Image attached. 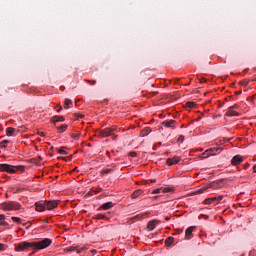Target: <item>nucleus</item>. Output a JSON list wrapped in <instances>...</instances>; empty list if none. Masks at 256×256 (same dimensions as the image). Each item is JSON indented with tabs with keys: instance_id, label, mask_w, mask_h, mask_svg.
I'll list each match as a JSON object with an SVG mask.
<instances>
[{
	"instance_id": "1",
	"label": "nucleus",
	"mask_w": 256,
	"mask_h": 256,
	"mask_svg": "<svg viewBox=\"0 0 256 256\" xmlns=\"http://www.w3.org/2000/svg\"><path fill=\"white\" fill-rule=\"evenodd\" d=\"M32 243H33V246H34V251L30 255H35V253H37V251L47 249V247H49L51 245V243H53V241L49 238H44L40 241H35V242H32Z\"/></svg>"
},
{
	"instance_id": "2",
	"label": "nucleus",
	"mask_w": 256,
	"mask_h": 256,
	"mask_svg": "<svg viewBox=\"0 0 256 256\" xmlns=\"http://www.w3.org/2000/svg\"><path fill=\"white\" fill-rule=\"evenodd\" d=\"M0 171L6 172V173H12V174L18 173V171H20V173H23V171H25V166H22V165L13 166L9 164H0Z\"/></svg>"
},
{
	"instance_id": "3",
	"label": "nucleus",
	"mask_w": 256,
	"mask_h": 256,
	"mask_svg": "<svg viewBox=\"0 0 256 256\" xmlns=\"http://www.w3.org/2000/svg\"><path fill=\"white\" fill-rule=\"evenodd\" d=\"M1 208L4 209V211H19V209H21V204L15 201L4 202L1 204Z\"/></svg>"
},
{
	"instance_id": "4",
	"label": "nucleus",
	"mask_w": 256,
	"mask_h": 256,
	"mask_svg": "<svg viewBox=\"0 0 256 256\" xmlns=\"http://www.w3.org/2000/svg\"><path fill=\"white\" fill-rule=\"evenodd\" d=\"M28 249L34 250L33 242L23 241V242L16 244L15 251H18V252L28 251Z\"/></svg>"
},
{
	"instance_id": "5",
	"label": "nucleus",
	"mask_w": 256,
	"mask_h": 256,
	"mask_svg": "<svg viewBox=\"0 0 256 256\" xmlns=\"http://www.w3.org/2000/svg\"><path fill=\"white\" fill-rule=\"evenodd\" d=\"M115 131H117V128H106V129H103V130H100L98 132V135L100 137H111L113 135H115Z\"/></svg>"
},
{
	"instance_id": "6",
	"label": "nucleus",
	"mask_w": 256,
	"mask_h": 256,
	"mask_svg": "<svg viewBox=\"0 0 256 256\" xmlns=\"http://www.w3.org/2000/svg\"><path fill=\"white\" fill-rule=\"evenodd\" d=\"M46 209H48V211H52V209H55V207H57L59 205V201H55V200H51V201H46Z\"/></svg>"
},
{
	"instance_id": "7",
	"label": "nucleus",
	"mask_w": 256,
	"mask_h": 256,
	"mask_svg": "<svg viewBox=\"0 0 256 256\" xmlns=\"http://www.w3.org/2000/svg\"><path fill=\"white\" fill-rule=\"evenodd\" d=\"M35 207L36 211L42 213V211H45L46 203L45 201H38L35 203Z\"/></svg>"
},
{
	"instance_id": "8",
	"label": "nucleus",
	"mask_w": 256,
	"mask_h": 256,
	"mask_svg": "<svg viewBox=\"0 0 256 256\" xmlns=\"http://www.w3.org/2000/svg\"><path fill=\"white\" fill-rule=\"evenodd\" d=\"M221 151H223V147H219V146L208 149V153H210V157L213 155H219Z\"/></svg>"
},
{
	"instance_id": "9",
	"label": "nucleus",
	"mask_w": 256,
	"mask_h": 256,
	"mask_svg": "<svg viewBox=\"0 0 256 256\" xmlns=\"http://www.w3.org/2000/svg\"><path fill=\"white\" fill-rule=\"evenodd\" d=\"M243 163V157L241 155H236L231 159V165H241Z\"/></svg>"
},
{
	"instance_id": "10",
	"label": "nucleus",
	"mask_w": 256,
	"mask_h": 256,
	"mask_svg": "<svg viewBox=\"0 0 256 256\" xmlns=\"http://www.w3.org/2000/svg\"><path fill=\"white\" fill-rule=\"evenodd\" d=\"M179 161H181V158H179V156H175L173 158H168L166 163L167 165L171 166V165H177Z\"/></svg>"
},
{
	"instance_id": "11",
	"label": "nucleus",
	"mask_w": 256,
	"mask_h": 256,
	"mask_svg": "<svg viewBox=\"0 0 256 256\" xmlns=\"http://www.w3.org/2000/svg\"><path fill=\"white\" fill-rule=\"evenodd\" d=\"M65 121V117L63 116H54L51 118V123L54 125H57V123H63Z\"/></svg>"
},
{
	"instance_id": "12",
	"label": "nucleus",
	"mask_w": 256,
	"mask_h": 256,
	"mask_svg": "<svg viewBox=\"0 0 256 256\" xmlns=\"http://www.w3.org/2000/svg\"><path fill=\"white\" fill-rule=\"evenodd\" d=\"M162 125L167 128L172 127V129H175V126H173L175 125V120H166L162 122Z\"/></svg>"
},
{
	"instance_id": "13",
	"label": "nucleus",
	"mask_w": 256,
	"mask_h": 256,
	"mask_svg": "<svg viewBox=\"0 0 256 256\" xmlns=\"http://www.w3.org/2000/svg\"><path fill=\"white\" fill-rule=\"evenodd\" d=\"M85 249V247L79 249V246H70L66 249V251H77V253H81L82 251H85Z\"/></svg>"
},
{
	"instance_id": "14",
	"label": "nucleus",
	"mask_w": 256,
	"mask_h": 256,
	"mask_svg": "<svg viewBox=\"0 0 256 256\" xmlns=\"http://www.w3.org/2000/svg\"><path fill=\"white\" fill-rule=\"evenodd\" d=\"M226 116H227V117H239V114H238L237 111H235V110L229 108L228 111H227V113H226Z\"/></svg>"
},
{
	"instance_id": "15",
	"label": "nucleus",
	"mask_w": 256,
	"mask_h": 256,
	"mask_svg": "<svg viewBox=\"0 0 256 256\" xmlns=\"http://www.w3.org/2000/svg\"><path fill=\"white\" fill-rule=\"evenodd\" d=\"M195 227H189L186 229V239H193V230Z\"/></svg>"
},
{
	"instance_id": "16",
	"label": "nucleus",
	"mask_w": 256,
	"mask_h": 256,
	"mask_svg": "<svg viewBox=\"0 0 256 256\" xmlns=\"http://www.w3.org/2000/svg\"><path fill=\"white\" fill-rule=\"evenodd\" d=\"M151 127H147L144 128L141 132H140V136L141 137H147V135H149L151 133Z\"/></svg>"
},
{
	"instance_id": "17",
	"label": "nucleus",
	"mask_w": 256,
	"mask_h": 256,
	"mask_svg": "<svg viewBox=\"0 0 256 256\" xmlns=\"http://www.w3.org/2000/svg\"><path fill=\"white\" fill-rule=\"evenodd\" d=\"M157 223H159V221H157V220H152V221L148 222V229L150 231H153V229H155V227H157Z\"/></svg>"
},
{
	"instance_id": "18",
	"label": "nucleus",
	"mask_w": 256,
	"mask_h": 256,
	"mask_svg": "<svg viewBox=\"0 0 256 256\" xmlns=\"http://www.w3.org/2000/svg\"><path fill=\"white\" fill-rule=\"evenodd\" d=\"M111 207H113V202H106L100 207V209L107 211V209H111Z\"/></svg>"
},
{
	"instance_id": "19",
	"label": "nucleus",
	"mask_w": 256,
	"mask_h": 256,
	"mask_svg": "<svg viewBox=\"0 0 256 256\" xmlns=\"http://www.w3.org/2000/svg\"><path fill=\"white\" fill-rule=\"evenodd\" d=\"M174 241H175V238L170 236V237L166 238L165 245L167 247H171V245H173Z\"/></svg>"
},
{
	"instance_id": "20",
	"label": "nucleus",
	"mask_w": 256,
	"mask_h": 256,
	"mask_svg": "<svg viewBox=\"0 0 256 256\" xmlns=\"http://www.w3.org/2000/svg\"><path fill=\"white\" fill-rule=\"evenodd\" d=\"M143 195V190H136L132 193V199H137V197H141Z\"/></svg>"
},
{
	"instance_id": "21",
	"label": "nucleus",
	"mask_w": 256,
	"mask_h": 256,
	"mask_svg": "<svg viewBox=\"0 0 256 256\" xmlns=\"http://www.w3.org/2000/svg\"><path fill=\"white\" fill-rule=\"evenodd\" d=\"M69 105H73V101L69 98H66L64 101V109H69Z\"/></svg>"
},
{
	"instance_id": "22",
	"label": "nucleus",
	"mask_w": 256,
	"mask_h": 256,
	"mask_svg": "<svg viewBox=\"0 0 256 256\" xmlns=\"http://www.w3.org/2000/svg\"><path fill=\"white\" fill-rule=\"evenodd\" d=\"M225 181H227L226 179H220L215 181L216 184L218 185L219 189H221L222 187H225Z\"/></svg>"
},
{
	"instance_id": "23",
	"label": "nucleus",
	"mask_w": 256,
	"mask_h": 256,
	"mask_svg": "<svg viewBox=\"0 0 256 256\" xmlns=\"http://www.w3.org/2000/svg\"><path fill=\"white\" fill-rule=\"evenodd\" d=\"M207 157H211V154L209 153V150H205L201 155L200 159H207Z\"/></svg>"
},
{
	"instance_id": "24",
	"label": "nucleus",
	"mask_w": 256,
	"mask_h": 256,
	"mask_svg": "<svg viewBox=\"0 0 256 256\" xmlns=\"http://www.w3.org/2000/svg\"><path fill=\"white\" fill-rule=\"evenodd\" d=\"M13 133H15V129H14V128L8 127V128L6 129V135H7L8 137H12Z\"/></svg>"
},
{
	"instance_id": "25",
	"label": "nucleus",
	"mask_w": 256,
	"mask_h": 256,
	"mask_svg": "<svg viewBox=\"0 0 256 256\" xmlns=\"http://www.w3.org/2000/svg\"><path fill=\"white\" fill-rule=\"evenodd\" d=\"M67 127H69V126L61 125L60 127H58V133H65V131H67Z\"/></svg>"
},
{
	"instance_id": "26",
	"label": "nucleus",
	"mask_w": 256,
	"mask_h": 256,
	"mask_svg": "<svg viewBox=\"0 0 256 256\" xmlns=\"http://www.w3.org/2000/svg\"><path fill=\"white\" fill-rule=\"evenodd\" d=\"M11 193H19V191H22V188L19 186L10 188Z\"/></svg>"
},
{
	"instance_id": "27",
	"label": "nucleus",
	"mask_w": 256,
	"mask_h": 256,
	"mask_svg": "<svg viewBox=\"0 0 256 256\" xmlns=\"http://www.w3.org/2000/svg\"><path fill=\"white\" fill-rule=\"evenodd\" d=\"M208 189V187L200 188L196 191V195H201V193H205V191H207Z\"/></svg>"
},
{
	"instance_id": "28",
	"label": "nucleus",
	"mask_w": 256,
	"mask_h": 256,
	"mask_svg": "<svg viewBox=\"0 0 256 256\" xmlns=\"http://www.w3.org/2000/svg\"><path fill=\"white\" fill-rule=\"evenodd\" d=\"M208 189H219V186L217 185V182H212L209 186Z\"/></svg>"
},
{
	"instance_id": "29",
	"label": "nucleus",
	"mask_w": 256,
	"mask_h": 256,
	"mask_svg": "<svg viewBox=\"0 0 256 256\" xmlns=\"http://www.w3.org/2000/svg\"><path fill=\"white\" fill-rule=\"evenodd\" d=\"M0 225H8L7 222H5V215L0 214Z\"/></svg>"
},
{
	"instance_id": "30",
	"label": "nucleus",
	"mask_w": 256,
	"mask_h": 256,
	"mask_svg": "<svg viewBox=\"0 0 256 256\" xmlns=\"http://www.w3.org/2000/svg\"><path fill=\"white\" fill-rule=\"evenodd\" d=\"M56 151H58V153H60V155H67V151H65V147L56 149Z\"/></svg>"
},
{
	"instance_id": "31",
	"label": "nucleus",
	"mask_w": 256,
	"mask_h": 256,
	"mask_svg": "<svg viewBox=\"0 0 256 256\" xmlns=\"http://www.w3.org/2000/svg\"><path fill=\"white\" fill-rule=\"evenodd\" d=\"M9 143V140H3L1 143H0V147L2 149H5V147H7V144Z\"/></svg>"
},
{
	"instance_id": "32",
	"label": "nucleus",
	"mask_w": 256,
	"mask_h": 256,
	"mask_svg": "<svg viewBox=\"0 0 256 256\" xmlns=\"http://www.w3.org/2000/svg\"><path fill=\"white\" fill-rule=\"evenodd\" d=\"M95 219H109V217H107L105 214H98L96 215Z\"/></svg>"
},
{
	"instance_id": "33",
	"label": "nucleus",
	"mask_w": 256,
	"mask_h": 256,
	"mask_svg": "<svg viewBox=\"0 0 256 256\" xmlns=\"http://www.w3.org/2000/svg\"><path fill=\"white\" fill-rule=\"evenodd\" d=\"M112 171H113V169H111V168H106V169H103V170L101 171V173H103L104 175H107V174L111 173Z\"/></svg>"
},
{
	"instance_id": "34",
	"label": "nucleus",
	"mask_w": 256,
	"mask_h": 256,
	"mask_svg": "<svg viewBox=\"0 0 256 256\" xmlns=\"http://www.w3.org/2000/svg\"><path fill=\"white\" fill-rule=\"evenodd\" d=\"M12 221H14V223L21 224V218H19V217L13 216V217H12Z\"/></svg>"
},
{
	"instance_id": "35",
	"label": "nucleus",
	"mask_w": 256,
	"mask_h": 256,
	"mask_svg": "<svg viewBox=\"0 0 256 256\" xmlns=\"http://www.w3.org/2000/svg\"><path fill=\"white\" fill-rule=\"evenodd\" d=\"M186 105H187V107H189L190 109H193V107H195V102H187Z\"/></svg>"
},
{
	"instance_id": "36",
	"label": "nucleus",
	"mask_w": 256,
	"mask_h": 256,
	"mask_svg": "<svg viewBox=\"0 0 256 256\" xmlns=\"http://www.w3.org/2000/svg\"><path fill=\"white\" fill-rule=\"evenodd\" d=\"M212 201L211 198H207L204 200V205H211Z\"/></svg>"
},
{
	"instance_id": "37",
	"label": "nucleus",
	"mask_w": 256,
	"mask_h": 256,
	"mask_svg": "<svg viewBox=\"0 0 256 256\" xmlns=\"http://www.w3.org/2000/svg\"><path fill=\"white\" fill-rule=\"evenodd\" d=\"M87 83H90V85H96L97 81L95 80H86Z\"/></svg>"
},
{
	"instance_id": "38",
	"label": "nucleus",
	"mask_w": 256,
	"mask_h": 256,
	"mask_svg": "<svg viewBox=\"0 0 256 256\" xmlns=\"http://www.w3.org/2000/svg\"><path fill=\"white\" fill-rule=\"evenodd\" d=\"M129 155L130 157H137V152H130Z\"/></svg>"
},
{
	"instance_id": "39",
	"label": "nucleus",
	"mask_w": 256,
	"mask_h": 256,
	"mask_svg": "<svg viewBox=\"0 0 256 256\" xmlns=\"http://www.w3.org/2000/svg\"><path fill=\"white\" fill-rule=\"evenodd\" d=\"M184 139H185L184 136H179L178 141H180L181 143H183Z\"/></svg>"
},
{
	"instance_id": "40",
	"label": "nucleus",
	"mask_w": 256,
	"mask_h": 256,
	"mask_svg": "<svg viewBox=\"0 0 256 256\" xmlns=\"http://www.w3.org/2000/svg\"><path fill=\"white\" fill-rule=\"evenodd\" d=\"M225 142L223 140L219 141L218 143H216L217 147H220V145H223Z\"/></svg>"
},
{
	"instance_id": "41",
	"label": "nucleus",
	"mask_w": 256,
	"mask_h": 256,
	"mask_svg": "<svg viewBox=\"0 0 256 256\" xmlns=\"http://www.w3.org/2000/svg\"><path fill=\"white\" fill-rule=\"evenodd\" d=\"M169 191H171V188H164L163 190L164 193H169Z\"/></svg>"
},
{
	"instance_id": "42",
	"label": "nucleus",
	"mask_w": 256,
	"mask_h": 256,
	"mask_svg": "<svg viewBox=\"0 0 256 256\" xmlns=\"http://www.w3.org/2000/svg\"><path fill=\"white\" fill-rule=\"evenodd\" d=\"M217 201H223V195L218 196Z\"/></svg>"
},
{
	"instance_id": "43",
	"label": "nucleus",
	"mask_w": 256,
	"mask_h": 256,
	"mask_svg": "<svg viewBox=\"0 0 256 256\" xmlns=\"http://www.w3.org/2000/svg\"><path fill=\"white\" fill-rule=\"evenodd\" d=\"M76 117H79L80 119H83L85 117L83 114H76Z\"/></svg>"
},
{
	"instance_id": "44",
	"label": "nucleus",
	"mask_w": 256,
	"mask_h": 256,
	"mask_svg": "<svg viewBox=\"0 0 256 256\" xmlns=\"http://www.w3.org/2000/svg\"><path fill=\"white\" fill-rule=\"evenodd\" d=\"M154 194L161 193V189H156L153 191Z\"/></svg>"
},
{
	"instance_id": "45",
	"label": "nucleus",
	"mask_w": 256,
	"mask_h": 256,
	"mask_svg": "<svg viewBox=\"0 0 256 256\" xmlns=\"http://www.w3.org/2000/svg\"><path fill=\"white\" fill-rule=\"evenodd\" d=\"M5 249V245L4 244H0V251H3Z\"/></svg>"
},
{
	"instance_id": "46",
	"label": "nucleus",
	"mask_w": 256,
	"mask_h": 256,
	"mask_svg": "<svg viewBox=\"0 0 256 256\" xmlns=\"http://www.w3.org/2000/svg\"><path fill=\"white\" fill-rule=\"evenodd\" d=\"M38 135H40V137H45V132H39Z\"/></svg>"
},
{
	"instance_id": "47",
	"label": "nucleus",
	"mask_w": 256,
	"mask_h": 256,
	"mask_svg": "<svg viewBox=\"0 0 256 256\" xmlns=\"http://www.w3.org/2000/svg\"><path fill=\"white\" fill-rule=\"evenodd\" d=\"M200 83H207V80H206L205 78H202V79L200 80Z\"/></svg>"
},
{
	"instance_id": "48",
	"label": "nucleus",
	"mask_w": 256,
	"mask_h": 256,
	"mask_svg": "<svg viewBox=\"0 0 256 256\" xmlns=\"http://www.w3.org/2000/svg\"><path fill=\"white\" fill-rule=\"evenodd\" d=\"M63 111V107L60 106V108L57 110V113H61Z\"/></svg>"
},
{
	"instance_id": "49",
	"label": "nucleus",
	"mask_w": 256,
	"mask_h": 256,
	"mask_svg": "<svg viewBox=\"0 0 256 256\" xmlns=\"http://www.w3.org/2000/svg\"><path fill=\"white\" fill-rule=\"evenodd\" d=\"M165 221H171V217L166 216V217H165Z\"/></svg>"
},
{
	"instance_id": "50",
	"label": "nucleus",
	"mask_w": 256,
	"mask_h": 256,
	"mask_svg": "<svg viewBox=\"0 0 256 256\" xmlns=\"http://www.w3.org/2000/svg\"><path fill=\"white\" fill-rule=\"evenodd\" d=\"M229 109H237V105H234V106H231V107H229Z\"/></svg>"
},
{
	"instance_id": "51",
	"label": "nucleus",
	"mask_w": 256,
	"mask_h": 256,
	"mask_svg": "<svg viewBox=\"0 0 256 256\" xmlns=\"http://www.w3.org/2000/svg\"><path fill=\"white\" fill-rule=\"evenodd\" d=\"M211 199V201L213 202V201H217V197H212V198H210Z\"/></svg>"
},
{
	"instance_id": "52",
	"label": "nucleus",
	"mask_w": 256,
	"mask_h": 256,
	"mask_svg": "<svg viewBox=\"0 0 256 256\" xmlns=\"http://www.w3.org/2000/svg\"><path fill=\"white\" fill-rule=\"evenodd\" d=\"M240 83H241V85H247V82H245V81H242Z\"/></svg>"
},
{
	"instance_id": "53",
	"label": "nucleus",
	"mask_w": 256,
	"mask_h": 256,
	"mask_svg": "<svg viewBox=\"0 0 256 256\" xmlns=\"http://www.w3.org/2000/svg\"><path fill=\"white\" fill-rule=\"evenodd\" d=\"M60 90H61V91H65V87H64V86H61V87H60Z\"/></svg>"
},
{
	"instance_id": "54",
	"label": "nucleus",
	"mask_w": 256,
	"mask_h": 256,
	"mask_svg": "<svg viewBox=\"0 0 256 256\" xmlns=\"http://www.w3.org/2000/svg\"><path fill=\"white\" fill-rule=\"evenodd\" d=\"M253 171L256 173V164L253 166Z\"/></svg>"
},
{
	"instance_id": "55",
	"label": "nucleus",
	"mask_w": 256,
	"mask_h": 256,
	"mask_svg": "<svg viewBox=\"0 0 256 256\" xmlns=\"http://www.w3.org/2000/svg\"><path fill=\"white\" fill-rule=\"evenodd\" d=\"M177 233H183V229H179Z\"/></svg>"
},
{
	"instance_id": "56",
	"label": "nucleus",
	"mask_w": 256,
	"mask_h": 256,
	"mask_svg": "<svg viewBox=\"0 0 256 256\" xmlns=\"http://www.w3.org/2000/svg\"><path fill=\"white\" fill-rule=\"evenodd\" d=\"M236 95H241V91L236 92Z\"/></svg>"
},
{
	"instance_id": "57",
	"label": "nucleus",
	"mask_w": 256,
	"mask_h": 256,
	"mask_svg": "<svg viewBox=\"0 0 256 256\" xmlns=\"http://www.w3.org/2000/svg\"><path fill=\"white\" fill-rule=\"evenodd\" d=\"M92 253H97V250H92Z\"/></svg>"
}]
</instances>
